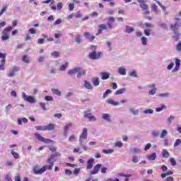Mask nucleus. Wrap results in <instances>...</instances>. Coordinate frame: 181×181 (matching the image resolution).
I'll use <instances>...</instances> for the list:
<instances>
[{"label": "nucleus", "mask_w": 181, "mask_h": 181, "mask_svg": "<svg viewBox=\"0 0 181 181\" xmlns=\"http://www.w3.org/2000/svg\"><path fill=\"white\" fill-rule=\"evenodd\" d=\"M174 21H175V22L174 24L170 25V29L171 30H179L178 28H180L181 26V19L175 17Z\"/></svg>", "instance_id": "0eeeda50"}, {"label": "nucleus", "mask_w": 181, "mask_h": 181, "mask_svg": "<svg viewBox=\"0 0 181 181\" xmlns=\"http://www.w3.org/2000/svg\"><path fill=\"white\" fill-rule=\"evenodd\" d=\"M101 56H103V52H101L93 51L88 54V57L90 60H98V59H101Z\"/></svg>", "instance_id": "423d86ee"}, {"label": "nucleus", "mask_w": 181, "mask_h": 181, "mask_svg": "<svg viewBox=\"0 0 181 181\" xmlns=\"http://www.w3.org/2000/svg\"><path fill=\"white\" fill-rule=\"evenodd\" d=\"M181 144V140L180 139H177L174 144V146H179V145Z\"/></svg>", "instance_id": "4d7b16f0"}, {"label": "nucleus", "mask_w": 181, "mask_h": 181, "mask_svg": "<svg viewBox=\"0 0 181 181\" xmlns=\"http://www.w3.org/2000/svg\"><path fill=\"white\" fill-rule=\"evenodd\" d=\"M5 62L6 60L4 59H3L1 61V64H0V70H5Z\"/></svg>", "instance_id": "58836bf2"}, {"label": "nucleus", "mask_w": 181, "mask_h": 181, "mask_svg": "<svg viewBox=\"0 0 181 181\" xmlns=\"http://www.w3.org/2000/svg\"><path fill=\"white\" fill-rule=\"evenodd\" d=\"M151 146H152V145L150 143L147 144L144 148V151H148V149H151Z\"/></svg>", "instance_id": "0e129e2a"}, {"label": "nucleus", "mask_w": 181, "mask_h": 181, "mask_svg": "<svg viewBox=\"0 0 181 181\" xmlns=\"http://www.w3.org/2000/svg\"><path fill=\"white\" fill-rule=\"evenodd\" d=\"M150 88H153L151 89L149 92L148 94L150 95H153V94H155L156 93V89L155 88V84H152V85H149Z\"/></svg>", "instance_id": "4be33fe9"}, {"label": "nucleus", "mask_w": 181, "mask_h": 181, "mask_svg": "<svg viewBox=\"0 0 181 181\" xmlns=\"http://www.w3.org/2000/svg\"><path fill=\"white\" fill-rule=\"evenodd\" d=\"M101 76H102V80H107V78H110V74L107 72H102Z\"/></svg>", "instance_id": "c85d7f7f"}, {"label": "nucleus", "mask_w": 181, "mask_h": 181, "mask_svg": "<svg viewBox=\"0 0 181 181\" xmlns=\"http://www.w3.org/2000/svg\"><path fill=\"white\" fill-rule=\"evenodd\" d=\"M35 128L37 131H54V128H56V125L53 123H50L47 125L35 126Z\"/></svg>", "instance_id": "f03ea898"}, {"label": "nucleus", "mask_w": 181, "mask_h": 181, "mask_svg": "<svg viewBox=\"0 0 181 181\" xmlns=\"http://www.w3.org/2000/svg\"><path fill=\"white\" fill-rule=\"evenodd\" d=\"M59 156H60V153H55L49 157V158L47 160V163H48V169H53V166H54V162H56L54 158H57Z\"/></svg>", "instance_id": "7ed1b4c3"}, {"label": "nucleus", "mask_w": 181, "mask_h": 181, "mask_svg": "<svg viewBox=\"0 0 181 181\" xmlns=\"http://www.w3.org/2000/svg\"><path fill=\"white\" fill-rule=\"evenodd\" d=\"M164 108H166V106H165V105H161V107H157V108L156 109V111L157 112H160V111H163V110H164Z\"/></svg>", "instance_id": "37998d69"}, {"label": "nucleus", "mask_w": 181, "mask_h": 181, "mask_svg": "<svg viewBox=\"0 0 181 181\" xmlns=\"http://www.w3.org/2000/svg\"><path fill=\"white\" fill-rule=\"evenodd\" d=\"M103 153H105V154H110V153H114V149H112V148H110L107 150L103 149Z\"/></svg>", "instance_id": "4c0bfd02"}, {"label": "nucleus", "mask_w": 181, "mask_h": 181, "mask_svg": "<svg viewBox=\"0 0 181 181\" xmlns=\"http://www.w3.org/2000/svg\"><path fill=\"white\" fill-rule=\"evenodd\" d=\"M92 83H93V86L97 87V86H100V79L98 78H93Z\"/></svg>", "instance_id": "393cba45"}, {"label": "nucleus", "mask_w": 181, "mask_h": 181, "mask_svg": "<svg viewBox=\"0 0 181 181\" xmlns=\"http://www.w3.org/2000/svg\"><path fill=\"white\" fill-rule=\"evenodd\" d=\"M21 69L19 68V66L13 67L10 73H8V77H13V76H15L16 73H18V71H19Z\"/></svg>", "instance_id": "ddd939ff"}, {"label": "nucleus", "mask_w": 181, "mask_h": 181, "mask_svg": "<svg viewBox=\"0 0 181 181\" xmlns=\"http://www.w3.org/2000/svg\"><path fill=\"white\" fill-rule=\"evenodd\" d=\"M98 28L99 29L97 35L103 33V30H107V25L105 24H100L98 25Z\"/></svg>", "instance_id": "f3484780"}, {"label": "nucleus", "mask_w": 181, "mask_h": 181, "mask_svg": "<svg viewBox=\"0 0 181 181\" xmlns=\"http://www.w3.org/2000/svg\"><path fill=\"white\" fill-rule=\"evenodd\" d=\"M76 73H77V67H75L68 71V74L69 76H74V74H76Z\"/></svg>", "instance_id": "72a5a7b5"}, {"label": "nucleus", "mask_w": 181, "mask_h": 181, "mask_svg": "<svg viewBox=\"0 0 181 181\" xmlns=\"http://www.w3.org/2000/svg\"><path fill=\"white\" fill-rule=\"evenodd\" d=\"M148 160H155L156 159V153H153L152 154L148 156Z\"/></svg>", "instance_id": "2f4dec72"}, {"label": "nucleus", "mask_w": 181, "mask_h": 181, "mask_svg": "<svg viewBox=\"0 0 181 181\" xmlns=\"http://www.w3.org/2000/svg\"><path fill=\"white\" fill-rule=\"evenodd\" d=\"M28 33H30V35H35L36 30H35L33 28H31L28 30Z\"/></svg>", "instance_id": "49530a36"}, {"label": "nucleus", "mask_w": 181, "mask_h": 181, "mask_svg": "<svg viewBox=\"0 0 181 181\" xmlns=\"http://www.w3.org/2000/svg\"><path fill=\"white\" fill-rule=\"evenodd\" d=\"M139 4H140V8L142 11H144V15H149L151 11L148 9V5L145 3V0H137Z\"/></svg>", "instance_id": "6e6552de"}, {"label": "nucleus", "mask_w": 181, "mask_h": 181, "mask_svg": "<svg viewBox=\"0 0 181 181\" xmlns=\"http://www.w3.org/2000/svg\"><path fill=\"white\" fill-rule=\"evenodd\" d=\"M88 134V130L87 129V128H83L81 134L79 136V142L80 144H82L83 142H84V139H87V135Z\"/></svg>", "instance_id": "9d476101"}, {"label": "nucleus", "mask_w": 181, "mask_h": 181, "mask_svg": "<svg viewBox=\"0 0 181 181\" xmlns=\"http://www.w3.org/2000/svg\"><path fill=\"white\" fill-rule=\"evenodd\" d=\"M107 104H111L112 105H119V102H115L112 99H108L107 100Z\"/></svg>", "instance_id": "7c9ffc66"}, {"label": "nucleus", "mask_w": 181, "mask_h": 181, "mask_svg": "<svg viewBox=\"0 0 181 181\" xmlns=\"http://www.w3.org/2000/svg\"><path fill=\"white\" fill-rule=\"evenodd\" d=\"M6 6H4L2 8V9L0 11V16H1V15H4V13H5V12H6Z\"/></svg>", "instance_id": "6e6d98bb"}, {"label": "nucleus", "mask_w": 181, "mask_h": 181, "mask_svg": "<svg viewBox=\"0 0 181 181\" xmlns=\"http://www.w3.org/2000/svg\"><path fill=\"white\" fill-rule=\"evenodd\" d=\"M176 49L177 52H181V41H179V42L177 44Z\"/></svg>", "instance_id": "8fccbe9b"}, {"label": "nucleus", "mask_w": 181, "mask_h": 181, "mask_svg": "<svg viewBox=\"0 0 181 181\" xmlns=\"http://www.w3.org/2000/svg\"><path fill=\"white\" fill-rule=\"evenodd\" d=\"M168 135V131L163 129L161 132V134L160 136V138H165V136H166Z\"/></svg>", "instance_id": "a19ab883"}, {"label": "nucleus", "mask_w": 181, "mask_h": 181, "mask_svg": "<svg viewBox=\"0 0 181 181\" xmlns=\"http://www.w3.org/2000/svg\"><path fill=\"white\" fill-rule=\"evenodd\" d=\"M118 72L122 76H125L127 74V70L125 69V68H119Z\"/></svg>", "instance_id": "c756f323"}, {"label": "nucleus", "mask_w": 181, "mask_h": 181, "mask_svg": "<svg viewBox=\"0 0 181 181\" xmlns=\"http://www.w3.org/2000/svg\"><path fill=\"white\" fill-rule=\"evenodd\" d=\"M151 9L153 11V12H158V6H156V4H153Z\"/></svg>", "instance_id": "603ef678"}, {"label": "nucleus", "mask_w": 181, "mask_h": 181, "mask_svg": "<svg viewBox=\"0 0 181 181\" xmlns=\"http://www.w3.org/2000/svg\"><path fill=\"white\" fill-rule=\"evenodd\" d=\"M45 100H46V101H53V97L47 95L45 96Z\"/></svg>", "instance_id": "bf43d9fd"}, {"label": "nucleus", "mask_w": 181, "mask_h": 181, "mask_svg": "<svg viewBox=\"0 0 181 181\" xmlns=\"http://www.w3.org/2000/svg\"><path fill=\"white\" fill-rule=\"evenodd\" d=\"M40 105L42 108V110H44V111H46V110H47V108H46V103H40Z\"/></svg>", "instance_id": "5fc2aeb1"}, {"label": "nucleus", "mask_w": 181, "mask_h": 181, "mask_svg": "<svg viewBox=\"0 0 181 181\" xmlns=\"http://www.w3.org/2000/svg\"><path fill=\"white\" fill-rule=\"evenodd\" d=\"M144 25L146 26V28H152L153 25L151 23H144Z\"/></svg>", "instance_id": "338daca9"}, {"label": "nucleus", "mask_w": 181, "mask_h": 181, "mask_svg": "<svg viewBox=\"0 0 181 181\" xmlns=\"http://www.w3.org/2000/svg\"><path fill=\"white\" fill-rule=\"evenodd\" d=\"M74 173L76 175H78V174L80 173V168H75V169L74 170Z\"/></svg>", "instance_id": "69168bd1"}, {"label": "nucleus", "mask_w": 181, "mask_h": 181, "mask_svg": "<svg viewBox=\"0 0 181 181\" xmlns=\"http://www.w3.org/2000/svg\"><path fill=\"white\" fill-rule=\"evenodd\" d=\"M77 77H81V76H86V69L83 68L76 67Z\"/></svg>", "instance_id": "4468645a"}, {"label": "nucleus", "mask_w": 181, "mask_h": 181, "mask_svg": "<svg viewBox=\"0 0 181 181\" xmlns=\"http://www.w3.org/2000/svg\"><path fill=\"white\" fill-rule=\"evenodd\" d=\"M141 40L144 46H146V45H148V38H146V37H142Z\"/></svg>", "instance_id": "f704fd0d"}, {"label": "nucleus", "mask_w": 181, "mask_h": 181, "mask_svg": "<svg viewBox=\"0 0 181 181\" xmlns=\"http://www.w3.org/2000/svg\"><path fill=\"white\" fill-rule=\"evenodd\" d=\"M103 168V165L98 163L96 164L93 168V170H90V175H97L100 172V170Z\"/></svg>", "instance_id": "f8f14e48"}, {"label": "nucleus", "mask_w": 181, "mask_h": 181, "mask_svg": "<svg viewBox=\"0 0 181 181\" xmlns=\"http://www.w3.org/2000/svg\"><path fill=\"white\" fill-rule=\"evenodd\" d=\"M144 35L146 36H150L151 35V30L150 29L144 30Z\"/></svg>", "instance_id": "3c124183"}, {"label": "nucleus", "mask_w": 181, "mask_h": 181, "mask_svg": "<svg viewBox=\"0 0 181 181\" xmlns=\"http://www.w3.org/2000/svg\"><path fill=\"white\" fill-rule=\"evenodd\" d=\"M22 60L23 62H24V63H30V59H29V57H28V55H23L22 57Z\"/></svg>", "instance_id": "473e14b6"}, {"label": "nucleus", "mask_w": 181, "mask_h": 181, "mask_svg": "<svg viewBox=\"0 0 181 181\" xmlns=\"http://www.w3.org/2000/svg\"><path fill=\"white\" fill-rule=\"evenodd\" d=\"M123 144L121 141H117L115 144V146L117 147V148H122Z\"/></svg>", "instance_id": "de8ad7c7"}, {"label": "nucleus", "mask_w": 181, "mask_h": 181, "mask_svg": "<svg viewBox=\"0 0 181 181\" xmlns=\"http://www.w3.org/2000/svg\"><path fill=\"white\" fill-rule=\"evenodd\" d=\"M108 21H109V23H114V22H115V18H114V17H110V18H108Z\"/></svg>", "instance_id": "e2e57ef3"}, {"label": "nucleus", "mask_w": 181, "mask_h": 181, "mask_svg": "<svg viewBox=\"0 0 181 181\" xmlns=\"http://www.w3.org/2000/svg\"><path fill=\"white\" fill-rule=\"evenodd\" d=\"M162 156L163 158H169L170 156V153H169V151L166 148H164L162 151Z\"/></svg>", "instance_id": "b1692460"}, {"label": "nucleus", "mask_w": 181, "mask_h": 181, "mask_svg": "<svg viewBox=\"0 0 181 181\" xmlns=\"http://www.w3.org/2000/svg\"><path fill=\"white\" fill-rule=\"evenodd\" d=\"M166 181H175V179L173 178V177H168L166 179H165Z\"/></svg>", "instance_id": "774afa93"}, {"label": "nucleus", "mask_w": 181, "mask_h": 181, "mask_svg": "<svg viewBox=\"0 0 181 181\" xmlns=\"http://www.w3.org/2000/svg\"><path fill=\"white\" fill-rule=\"evenodd\" d=\"M65 174L68 176H71V175H73V172L70 170H65Z\"/></svg>", "instance_id": "052dcab7"}, {"label": "nucleus", "mask_w": 181, "mask_h": 181, "mask_svg": "<svg viewBox=\"0 0 181 181\" xmlns=\"http://www.w3.org/2000/svg\"><path fill=\"white\" fill-rule=\"evenodd\" d=\"M52 91L54 95H62V92L59 89H52Z\"/></svg>", "instance_id": "c9c22d12"}, {"label": "nucleus", "mask_w": 181, "mask_h": 181, "mask_svg": "<svg viewBox=\"0 0 181 181\" xmlns=\"http://www.w3.org/2000/svg\"><path fill=\"white\" fill-rule=\"evenodd\" d=\"M102 118L105 121H107V122H111V116L109 114L104 113Z\"/></svg>", "instance_id": "5701e85b"}, {"label": "nucleus", "mask_w": 181, "mask_h": 181, "mask_svg": "<svg viewBox=\"0 0 181 181\" xmlns=\"http://www.w3.org/2000/svg\"><path fill=\"white\" fill-rule=\"evenodd\" d=\"M129 111H130V112H132V113H133V115H138V114H139L138 110H134V108H132V107L129 108Z\"/></svg>", "instance_id": "a18cd8bd"}, {"label": "nucleus", "mask_w": 181, "mask_h": 181, "mask_svg": "<svg viewBox=\"0 0 181 181\" xmlns=\"http://www.w3.org/2000/svg\"><path fill=\"white\" fill-rule=\"evenodd\" d=\"M134 31H135V29L134 28V27L126 25V28L124 30V32L126 33H132V32H134Z\"/></svg>", "instance_id": "412c9836"}, {"label": "nucleus", "mask_w": 181, "mask_h": 181, "mask_svg": "<svg viewBox=\"0 0 181 181\" xmlns=\"http://www.w3.org/2000/svg\"><path fill=\"white\" fill-rule=\"evenodd\" d=\"M170 175H173V171L172 170H168L167 173H162L160 175L161 177L163 179H165V177H166V176H170Z\"/></svg>", "instance_id": "bb28decb"}, {"label": "nucleus", "mask_w": 181, "mask_h": 181, "mask_svg": "<svg viewBox=\"0 0 181 181\" xmlns=\"http://www.w3.org/2000/svg\"><path fill=\"white\" fill-rule=\"evenodd\" d=\"M129 76L130 77H138V76L136 75V72L135 71L130 72Z\"/></svg>", "instance_id": "13d9d810"}, {"label": "nucleus", "mask_w": 181, "mask_h": 181, "mask_svg": "<svg viewBox=\"0 0 181 181\" xmlns=\"http://www.w3.org/2000/svg\"><path fill=\"white\" fill-rule=\"evenodd\" d=\"M35 138H37V139L41 142H45V144H52L53 142L52 139H45L43 136H42V135L39 134H35Z\"/></svg>", "instance_id": "9b49d317"}, {"label": "nucleus", "mask_w": 181, "mask_h": 181, "mask_svg": "<svg viewBox=\"0 0 181 181\" xmlns=\"http://www.w3.org/2000/svg\"><path fill=\"white\" fill-rule=\"evenodd\" d=\"M12 31V26H8L2 31L1 40L3 41L9 40V33Z\"/></svg>", "instance_id": "20e7f679"}, {"label": "nucleus", "mask_w": 181, "mask_h": 181, "mask_svg": "<svg viewBox=\"0 0 181 181\" xmlns=\"http://www.w3.org/2000/svg\"><path fill=\"white\" fill-rule=\"evenodd\" d=\"M83 117L85 118H88V121H90V122H93L97 121V117H95V116L93 115L90 110H88L85 111Z\"/></svg>", "instance_id": "39448f33"}, {"label": "nucleus", "mask_w": 181, "mask_h": 181, "mask_svg": "<svg viewBox=\"0 0 181 181\" xmlns=\"http://www.w3.org/2000/svg\"><path fill=\"white\" fill-rule=\"evenodd\" d=\"M84 87L88 88V90H93V85H91V83L87 81H84Z\"/></svg>", "instance_id": "a878e982"}, {"label": "nucleus", "mask_w": 181, "mask_h": 181, "mask_svg": "<svg viewBox=\"0 0 181 181\" xmlns=\"http://www.w3.org/2000/svg\"><path fill=\"white\" fill-rule=\"evenodd\" d=\"M93 165H94V158H90L88 160L86 169L88 170H90V169H93Z\"/></svg>", "instance_id": "2eb2a0df"}, {"label": "nucleus", "mask_w": 181, "mask_h": 181, "mask_svg": "<svg viewBox=\"0 0 181 181\" xmlns=\"http://www.w3.org/2000/svg\"><path fill=\"white\" fill-rule=\"evenodd\" d=\"M112 91L110 89H107L106 91L103 93V98H107L108 94H111Z\"/></svg>", "instance_id": "ea45409f"}, {"label": "nucleus", "mask_w": 181, "mask_h": 181, "mask_svg": "<svg viewBox=\"0 0 181 181\" xmlns=\"http://www.w3.org/2000/svg\"><path fill=\"white\" fill-rule=\"evenodd\" d=\"M22 97L25 101L30 103V104H35L36 103V99L33 96H29L25 92L22 93Z\"/></svg>", "instance_id": "1a4fd4ad"}, {"label": "nucleus", "mask_w": 181, "mask_h": 181, "mask_svg": "<svg viewBox=\"0 0 181 181\" xmlns=\"http://www.w3.org/2000/svg\"><path fill=\"white\" fill-rule=\"evenodd\" d=\"M170 162L172 166H176V160H175V158H170Z\"/></svg>", "instance_id": "864d4df0"}, {"label": "nucleus", "mask_w": 181, "mask_h": 181, "mask_svg": "<svg viewBox=\"0 0 181 181\" xmlns=\"http://www.w3.org/2000/svg\"><path fill=\"white\" fill-rule=\"evenodd\" d=\"M127 90L125 88H121L115 91V95H119L120 94H124Z\"/></svg>", "instance_id": "cd10ccee"}, {"label": "nucleus", "mask_w": 181, "mask_h": 181, "mask_svg": "<svg viewBox=\"0 0 181 181\" xmlns=\"http://www.w3.org/2000/svg\"><path fill=\"white\" fill-rule=\"evenodd\" d=\"M180 67V59H175V67L173 69V71H177Z\"/></svg>", "instance_id": "6ab92c4d"}, {"label": "nucleus", "mask_w": 181, "mask_h": 181, "mask_svg": "<svg viewBox=\"0 0 181 181\" xmlns=\"http://www.w3.org/2000/svg\"><path fill=\"white\" fill-rule=\"evenodd\" d=\"M144 114H153V110L152 109H147L144 111Z\"/></svg>", "instance_id": "09e8293b"}, {"label": "nucleus", "mask_w": 181, "mask_h": 181, "mask_svg": "<svg viewBox=\"0 0 181 181\" xmlns=\"http://www.w3.org/2000/svg\"><path fill=\"white\" fill-rule=\"evenodd\" d=\"M51 56L54 57V59H57V57L60 56V52L54 51L51 54Z\"/></svg>", "instance_id": "e433bc0d"}, {"label": "nucleus", "mask_w": 181, "mask_h": 181, "mask_svg": "<svg viewBox=\"0 0 181 181\" xmlns=\"http://www.w3.org/2000/svg\"><path fill=\"white\" fill-rule=\"evenodd\" d=\"M11 155H13V158L15 159H19V154L16 152H15L13 150L11 151Z\"/></svg>", "instance_id": "79ce46f5"}, {"label": "nucleus", "mask_w": 181, "mask_h": 181, "mask_svg": "<svg viewBox=\"0 0 181 181\" xmlns=\"http://www.w3.org/2000/svg\"><path fill=\"white\" fill-rule=\"evenodd\" d=\"M175 35L173 37L176 42L179 40V37H180V33H179V30H173Z\"/></svg>", "instance_id": "a211bd4d"}, {"label": "nucleus", "mask_w": 181, "mask_h": 181, "mask_svg": "<svg viewBox=\"0 0 181 181\" xmlns=\"http://www.w3.org/2000/svg\"><path fill=\"white\" fill-rule=\"evenodd\" d=\"M46 170H52V168H49V165H44L41 168H39V165H35L33 168L34 175H42Z\"/></svg>", "instance_id": "f257e3e1"}, {"label": "nucleus", "mask_w": 181, "mask_h": 181, "mask_svg": "<svg viewBox=\"0 0 181 181\" xmlns=\"http://www.w3.org/2000/svg\"><path fill=\"white\" fill-rule=\"evenodd\" d=\"M67 66H69V64L67 62L65 63V64H62L60 67V70L62 71H64V70H66V69H67Z\"/></svg>", "instance_id": "c03bdc74"}, {"label": "nucleus", "mask_w": 181, "mask_h": 181, "mask_svg": "<svg viewBox=\"0 0 181 181\" xmlns=\"http://www.w3.org/2000/svg\"><path fill=\"white\" fill-rule=\"evenodd\" d=\"M69 11H74V4L70 3L69 4Z\"/></svg>", "instance_id": "680f3d73"}, {"label": "nucleus", "mask_w": 181, "mask_h": 181, "mask_svg": "<svg viewBox=\"0 0 181 181\" xmlns=\"http://www.w3.org/2000/svg\"><path fill=\"white\" fill-rule=\"evenodd\" d=\"M119 176L121 177H126L124 181H129V177H132V174L119 173Z\"/></svg>", "instance_id": "aec40b11"}, {"label": "nucleus", "mask_w": 181, "mask_h": 181, "mask_svg": "<svg viewBox=\"0 0 181 181\" xmlns=\"http://www.w3.org/2000/svg\"><path fill=\"white\" fill-rule=\"evenodd\" d=\"M83 35L85 36V37L86 39H88L90 42H93V40H94L95 39V36L91 35V34H90V33H88V32H85Z\"/></svg>", "instance_id": "dca6fc26"}]
</instances>
